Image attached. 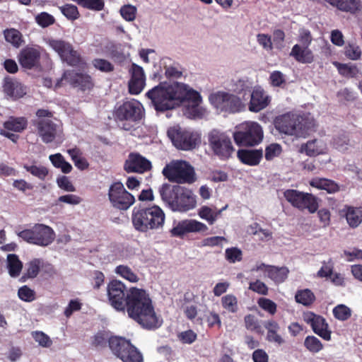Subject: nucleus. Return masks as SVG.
<instances>
[{"mask_svg": "<svg viewBox=\"0 0 362 362\" xmlns=\"http://www.w3.org/2000/svg\"><path fill=\"white\" fill-rule=\"evenodd\" d=\"M79 6L96 11H102L105 6L104 0H72Z\"/></svg>", "mask_w": 362, "mask_h": 362, "instance_id": "nucleus-45", "label": "nucleus"}, {"mask_svg": "<svg viewBox=\"0 0 362 362\" xmlns=\"http://www.w3.org/2000/svg\"><path fill=\"white\" fill-rule=\"evenodd\" d=\"M304 346L311 353L316 354L323 349V344L319 339L315 336H307L303 342Z\"/></svg>", "mask_w": 362, "mask_h": 362, "instance_id": "nucleus-44", "label": "nucleus"}, {"mask_svg": "<svg viewBox=\"0 0 362 362\" xmlns=\"http://www.w3.org/2000/svg\"><path fill=\"white\" fill-rule=\"evenodd\" d=\"M159 193L163 202L173 211L186 212L197 205L192 191L179 185L164 183L160 187Z\"/></svg>", "mask_w": 362, "mask_h": 362, "instance_id": "nucleus-3", "label": "nucleus"}, {"mask_svg": "<svg viewBox=\"0 0 362 362\" xmlns=\"http://www.w3.org/2000/svg\"><path fill=\"white\" fill-rule=\"evenodd\" d=\"M108 346L112 354L122 362L144 361L141 352L129 340L124 337H110Z\"/></svg>", "mask_w": 362, "mask_h": 362, "instance_id": "nucleus-9", "label": "nucleus"}, {"mask_svg": "<svg viewBox=\"0 0 362 362\" xmlns=\"http://www.w3.org/2000/svg\"><path fill=\"white\" fill-rule=\"evenodd\" d=\"M4 35L6 41L15 47H19L23 42V35L17 29L7 28L4 31Z\"/></svg>", "mask_w": 362, "mask_h": 362, "instance_id": "nucleus-39", "label": "nucleus"}, {"mask_svg": "<svg viewBox=\"0 0 362 362\" xmlns=\"http://www.w3.org/2000/svg\"><path fill=\"white\" fill-rule=\"evenodd\" d=\"M143 106L134 99L124 101L115 107L113 116L120 129L124 131L134 129L133 123L139 121L142 117Z\"/></svg>", "mask_w": 362, "mask_h": 362, "instance_id": "nucleus-6", "label": "nucleus"}, {"mask_svg": "<svg viewBox=\"0 0 362 362\" xmlns=\"http://www.w3.org/2000/svg\"><path fill=\"white\" fill-rule=\"evenodd\" d=\"M19 298L25 302H32L35 299V291L28 286H21L18 291Z\"/></svg>", "mask_w": 362, "mask_h": 362, "instance_id": "nucleus-53", "label": "nucleus"}, {"mask_svg": "<svg viewBox=\"0 0 362 362\" xmlns=\"http://www.w3.org/2000/svg\"><path fill=\"white\" fill-rule=\"evenodd\" d=\"M264 327L267 329L266 340L267 341L278 346L285 344L284 333L276 320L272 319L264 321Z\"/></svg>", "mask_w": 362, "mask_h": 362, "instance_id": "nucleus-24", "label": "nucleus"}, {"mask_svg": "<svg viewBox=\"0 0 362 362\" xmlns=\"http://www.w3.org/2000/svg\"><path fill=\"white\" fill-rule=\"evenodd\" d=\"M284 196L291 206L300 211L308 210L314 214L318 209L317 198L313 194L289 189L284 192Z\"/></svg>", "mask_w": 362, "mask_h": 362, "instance_id": "nucleus-15", "label": "nucleus"}, {"mask_svg": "<svg viewBox=\"0 0 362 362\" xmlns=\"http://www.w3.org/2000/svg\"><path fill=\"white\" fill-rule=\"evenodd\" d=\"M327 2L339 10L352 13H356L360 9V0H327Z\"/></svg>", "mask_w": 362, "mask_h": 362, "instance_id": "nucleus-31", "label": "nucleus"}, {"mask_svg": "<svg viewBox=\"0 0 362 362\" xmlns=\"http://www.w3.org/2000/svg\"><path fill=\"white\" fill-rule=\"evenodd\" d=\"M167 133L173 144L180 150H192L200 142L199 134L179 126L170 128Z\"/></svg>", "mask_w": 362, "mask_h": 362, "instance_id": "nucleus-13", "label": "nucleus"}, {"mask_svg": "<svg viewBox=\"0 0 362 362\" xmlns=\"http://www.w3.org/2000/svg\"><path fill=\"white\" fill-rule=\"evenodd\" d=\"M43 266V260L40 258H35L26 264V271L21 276V281H25L27 279L35 278Z\"/></svg>", "mask_w": 362, "mask_h": 362, "instance_id": "nucleus-36", "label": "nucleus"}, {"mask_svg": "<svg viewBox=\"0 0 362 362\" xmlns=\"http://www.w3.org/2000/svg\"><path fill=\"white\" fill-rule=\"evenodd\" d=\"M226 207L227 206L219 210H214L208 206H202L198 210V215L202 219L206 221L209 225H213Z\"/></svg>", "mask_w": 362, "mask_h": 362, "instance_id": "nucleus-34", "label": "nucleus"}, {"mask_svg": "<svg viewBox=\"0 0 362 362\" xmlns=\"http://www.w3.org/2000/svg\"><path fill=\"white\" fill-rule=\"evenodd\" d=\"M146 95L151 100L155 110L158 112L176 108L185 103L197 107L202 101L198 91L180 82L160 83L149 90Z\"/></svg>", "mask_w": 362, "mask_h": 362, "instance_id": "nucleus-1", "label": "nucleus"}, {"mask_svg": "<svg viewBox=\"0 0 362 362\" xmlns=\"http://www.w3.org/2000/svg\"><path fill=\"white\" fill-rule=\"evenodd\" d=\"M251 233L258 235L259 240L262 241H268L272 238V233L268 229L262 228L259 225L255 223L250 226Z\"/></svg>", "mask_w": 362, "mask_h": 362, "instance_id": "nucleus-49", "label": "nucleus"}, {"mask_svg": "<svg viewBox=\"0 0 362 362\" xmlns=\"http://www.w3.org/2000/svg\"><path fill=\"white\" fill-rule=\"evenodd\" d=\"M120 14L127 21H133L136 18V8L132 5H124L120 8Z\"/></svg>", "mask_w": 362, "mask_h": 362, "instance_id": "nucleus-62", "label": "nucleus"}, {"mask_svg": "<svg viewBox=\"0 0 362 362\" xmlns=\"http://www.w3.org/2000/svg\"><path fill=\"white\" fill-rule=\"evenodd\" d=\"M94 67L103 72H111L114 70V66L109 61L104 59H95L93 60Z\"/></svg>", "mask_w": 362, "mask_h": 362, "instance_id": "nucleus-59", "label": "nucleus"}, {"mask_svg": "<svg viewBox=\"0 0 362 362\" xmlns=\"http://www.w3.org/2000/svg\"><path fill=\"white\" fill-rule=\"evenodd\" d=\"M3 91L13 100L23 98L26 94L25 87L16 78L6 76L4 79Z\"/></svg>", "mask_w": 362, "mask_h": 362, "instance_id": "nucleus-23", "label": "nucleus"}, {"mask_svg": "<svg viewBox=\"0 0 362 362\" xmlns=\"http://www.w3.org/2000/svg\"><path fill=\"white\" fill-rule=\"evenodd\" d=\"M333 64L337 67L340 75L346 78H355L358 74V69L356 66H350L334 62Z\"/></svg>", "mask_w": 362, "mask_h": 362, "instance_id": "nucleus-42", "label": "nucleus"}, {"mask_svg": "<svg viewBox=\"0 0 362 362\" xmlns=\"http://www.w3.org/2000/svg\"><path fill=\"white\" fill-rule=\"evenodd\" d=\"M275 128L281 133L305 137L315 127V120L310 114L287 112L276 117Z\"/></svg>", "mask_w": 362, "mask_h": 362, "instance_id": "nucleus-4", "label": "nucleus"}, {"mask_svg": "<svg viewBox=\"0 0 362 362\" xmlns=\"http://www.w3.org/2000/svg\"><path fill=\"white\" fill-rule=\"evenodd\" d=\"M332 312L334 317L341 321L348 320L351 315L350 308L343 304L337 305Z\"/></svg>", "mask_w": 362, "mask_h": 362, "instance_id": "nucleus-50", "label": "nucleus"}, {"mask_svg": "<svg viewBox=\"0 0 362 362\" xmlns=\"http://www.w3.org/2000/svg\"><path fill=\"white\" fill-rule=\"evenodd\" d=\"M18 59L22 67L31 69L39 64L40 52L36 48L25 47L21 50Z\"/></svg>", "mask_w": 362, "mask_h": 362, "instance_id": "nucleus-25", "label": "nucleus"}, {"mask_svg": "<svg viewBox=\"0 0 362 362\" xmlns=\"http://www.w3.org/2000/svg\"><path fill=\"white\" fill-rule=\"evenodd\" d=\"M17 235L24 241L41 247L51 245L56 238L52 228L43 223H36L31 228L21 230Z\"/></svg>", "mask_w": 362, "mask_h": 362, "instance_id": "nucleus-10", "label": "nucleus"}, {"mask_svg": "<svg viewBox=\"0 0 362 362\" xmlns=\"http://www.w3.org/2000/svg\"><path fill=\"white\" fill-rule=\"evenodd\" d=\"M269 96L265 95L263 89L260 87L255 88L251 94L249 110L258 112L264 109L269 105Z\"/></svg>", "mask_w": 362, "mask_h": 362, "instance_id": "nucleus-28", "label": "nucleus"}, {"mask_svg": "<svg viewBox=\"0 0 362 362\" xmlns=\"http://www.w3.org/2000/svg\"><path fill=\"white\" fill-rule=\"evenodd\" d=\"M51 47L59 55L61 59L68 65L83 68L86 65L81 54L75 50L73 45L62 40H53L49 43Z\"/></svg>", "mask_w": 362, "mask_h": 362, "instance_id": "nucleus-16", "label": "nucleus"}, {"mask_svg": "<svg viewBox=\"0 0 362 362\" xmlns=\"http://www.w3.org/2000/svg\"><path fill=\"white\" fill-rule=\"evenodd\" d=\"M32 123L37 135L45 144L54 141L60 132L59 126L52 119H34Z\"/></svg>", "mask_w": 362, "mask_h": 362, "instance_id": "nucleus-19", "label": "nucleus"}, {"mask_svg": "<svg viewBox=\"0 0 362 362\" xmlns=\"http://www.w3.org/2000/svg\"><path fill=\"white\" fill-rule=\"evenodd\" d=\"M249 289L263 296L267 295L269 290L267 286L260 280H256L255 281L250 282L249 284Z\"/></svg>", "mask_w": 362, "mask_h": 362, "instance_id": "nucleus-63", "label": "nucleus"}, {"mask_svg": "<svg viewBox=\"0 0 362 362\" xmlns=\"http://www.w3.org/2000/svg\"><path fill=\"white\" fill-rule=\"evenodd\" d=\"M238 160L249 166L258 165L263 158V150L242 148L237 151Z\"/></svg>", "mask_w": 362, "mask_h": 362, "instance_id": "nucleus-27", "label": "nucleus"}, {"mask_svg": "<svg viewBox=\"0 0 362 362\" xmlns=\"http://www.w3.org/2000/svg\"><path fill=\"white\" fill-rule=\"evenodd\" d=\"M177 339L182 344H191L197 340V334L192 329H188L180 332Z\"/></svg>", "mask_w": 362, "mask_h": 362, "instance_id": "nucleus-58", "label": "nucleus"}, {"mask_svg": "<svg viewBox=\"0 0 362 362\" xmlns=\"http://www.w3.org/2000/svg\"><path fill=\"white\" fill-rule=\"evenodd\" d=\"M71 156L75 166L80 170H84L88 168L89 163L87 160L82 156L81 150L78 148H74L67 151Z\"/></svg>", "mask_w": 362, "mask_h": 362, "instance_id": "nucleus-37", "label": "nucleus"}, {"mask_svg": "<svg viewBox=\"0 0 362 362\" xmlns=\"http://www.w3.org/2000/svg\"><path fill=\"white\" fill-rule=\"evenodd\" d=\"M300 151L305 152L308 156H316L325 153V145L321 141L313 139L305 144H302Z\"/></svg>", "mask_w": 362, "mask_h": 362, "instance_id": "nucleus-32", "label": "nucleus"}, {"mask_svg": "<svg viewBox=\"0 0 362 362\" xmlns=\"http://www.w3.org/2000/svg\"><path fill=\"white\" fill-rule=\"evenodd\" d=\"M62 80L66 81L73 87L78 88L83 91L90 90L94 87L93 80L90 75L78 73L74 70L64 71Z\"/></svg>", "mask_w": 362, "mask_h": 362, "instance_id": "nucleus-21", "label": "nucleus"}, {"mask_svg": "<svg viewBox=\"0 0 362 362\" xmlns=\"http://www.w3.org/2000/svg\"><path fill=\"white\" fill-rule=\"evenodd\" d=\"M7 263L8 273L12 277H17L19 276L22 268L23 264L16 254H9L7 256Z\"/></svg>", "mask_w": 362, "mask_h": 362, "instance_id": "nucleus-38", "label": "nucleus"}, {"mask_svg": "<svg viewBox=\"0 0 362 362\" xmlns=\"http://www.w3.org/2000/svg\"><path fill=\"white\" fill-rule=\"evenodd\" d=\"M151 168V162L137 153H129L124 165V169L127 173H143Z\"/></svg>", "mask_w": 362, "mask_h": 362, "instance_id": "nucleus-22", "label": "nucleus"}, {"mask_svg": "<svg viewBox=\"0 0 362 362\" xmlns=\"http://www.w3.org/2000/svg\"><path fill=\"white\" fill-rule=\"evenodd\" d=\"M108 336L106 333L103 332H97L92 340V346L95 347H104L106 346L107 342H108L109 339Z\"/></svg>", "mask_w": 362, "mask_h": 362, "instance_id": "nucleus-64", "label": "nucleus"}, {"mask_svg": "<svg viewBox=\"0 0 362 362\" xmlns=\"http://www.w3.org/2000/svg\"><path fill=\"white\" fill-rule=\"evenodd\" d=\"M28 119L25 117H10L4 122L5 129L14 132H22L27 128Z\"/></svg>", "mask_w": 362, "mask_h": 362, "instance_id": "nucleus-33", "label": "nucleus"}, {"mask_svg": "<svg viewBox=\"0 0 362 362\" xmlns=\"http://www.w3.org/2000/svg\"><path fill=\"white\" fill-rule=\"evenodd\" d=\"M269 83L273 87H283L286 83L285 75L279 71H274L269 76Z\"/></svg>", "mask_w": 362, "mask_h": 362, "instance_id": "nucleus-54", "label": "nucleus"}, {"mask_svg": "<svg viewBox=\"0 0 362 362\" xmlns=\"http://www.w3.org/2000/svg\"><path fill=\"white\" fill-rule=\"evenodd\" d=\"M295 298L297 303L309 306L315 301V296L310 289H304L297 291Z\"/></svg>", "mask_w": 362, "mask_h": 362, "instance_id": "nucleus-41", "label": "nucleus"}, {"mask_svg": "<svg viewBox=\"0 0 362 362\" xmlns=\"http://www.w3.org/2000/svg\"><path fill=\"white\" fill-rule=\"evenodd\" d=\"M209 100L211 104L220 112L235 114L245 110V105L240 98L232 93L218 91L211 93Z\"/></svg>", "mask_w": 362, "mask_h": 362, "instance_id": "nucleus-11", "label": "nucleus"}, {"mask_svg": "<svg viewBox=\"0 0 362 362\" xmlns=\"http://www.w3.org/2000/svg\"><path fill=\"white\" fill-rule=\"evenodd\" d=\"M272 43L274 47L281 49L284 47V42L285 40V33L281 29H275L272 33Z\"/></svg>", "mask_w": 362, "mask_h": 362, "instance_id": "nucleus-61", "label": "nucleus"}, {"mask_svg": "<svg viewBox=\"0 0 362 362\" xmlns=\"http://www.w3.org/2000/svg\"><path fill=\"white\" fill-rule=\"evenodd\" d=\"M165 214L157 205L149 207H134L132 221L134 228L139 232L162 230L165 223Z\"/></svg>", "mask_w": 362, "mask_h": 362, "instance_id": "nucleus-5", "label": "nucleus"}, {"mask_svg": "<svg viewBox=\"0 0 362 362\" xmlns=\"http://www.w3.org/2000/svg\"><path fill=\"white\" fill-rule=\"evenodd\" d=\"M221 305L223 309L230 313H235L238 310V300L233 294H227L221 299Z\"/></svg>", "mask_w": 362, "mask_h": 362, "instance_id": "nucleus-40", "label": "nucleus"}, {"mask_svg": "<svg viewBox=\"0 0 362 362\" xmlns=\"http://www.w3.org/2000/svg\"><path fill=\"white\" fill-rule=\"evenodd\" d=\"M23 168L32 175L37 177L39 180L44 181L49 174L48 169L43 165H28L25 164Z\"/></svg>", "mask_w": 362, "mask_h": 362, "instance_id": "nucleus-43", "label": "nucleus"}, {"mask_svg": "<svg viewBox=\"0 0 362 362\" xmlns=\"http://www.w3.org/2000/svg\"><path fill=\"white\" fill-rule=\"evenodd\" d=\"M235 143L240 147H253L263 140L262 126L256 122H245L235 127L233 134Z\"/></svg>", "mask_w": 362, "mask_h": 362, "instance_id": "nucleus-8", "label": "nucleus"}, {"mask_svg": "<svg viewBox=\"0 0 362 362\" xmlns=\"http://www.w3.org/2000/svg\"><path fill=\"white\" fill-rule=\"evenodd\" d=\"M208 227L204 223L194 219H185L177 223L170 230L173 237L181 238L187 233L206 232Z\"/></svg>", "mask_w": 362, "mask_h": 362, "instance_id": "nucleus-20", "label": "nucleus"}, {"mask_svg": "<svg viewBox=\"0 0 362 362\" xmlns=\"http://www.w3.org/2000/svg\"><path fill=\"white\" fill-rule=\"evenodd\" d=\"M125 310L131 319L145 329H153L161 325L152 300L144 289L136 287L129 289Z\"/></svg>", "mask_w": 362, "mask_h": 362, "instance_id": "nucleus-2", "label": "nucleus"}, {"mask_svg": "<svg viewBox=\"0 0 362 362\" xmlns=\"http://www.w3.org/2000/svg\"><path fill=\"white\" fill-rule=\"evenodd\" d=\"M62 14L69 21H74L80 17L78 8L73 4H66L59 7Z\"/></svg>", "mask_w": 362, "mask_h": 362, "instance_id": "nucleus-46", "label": "nucleus"}, {"mask_svg": "<svg viewBox=\"0 0 362 362\" xmlns=\"http://www.w3.org/2000/svg\"><path fill=\"white\" fill-rule=\"evenodd\" d=\"M37 23L42 28H47L54 23V18L47 12H42L35 17Z\"/></svg>", "mask_w": 362, "mask_h": 362, "instance_id": "nucleus-56", "label": "nucleus"}, {"mask_svg": "<svg viewBox=\"0 0 362 362\" xmlns=\"http://www.w3.org/2000/svg\"><path fill=\"white\" fill-rule=\"evenodd\" d=\"M290 56L293 57L298 62L302 64H310L314 61V55L308 47H303L296 44L290 52Z\"/></svg>", "mask_w": 362, "mask_h": 362, "instance_id": "nucleus-29", "label": "nucleus"}, {"mask_svg": "<svg viewBox=\"0 0 362 362\" xmlns=\"http://www.w3.org/2000/svg\"><path fill=\"white\" fill-rule=\"evenodd\" d=\"M313 187L326 190L328 193H335L339 190V185L334 181L326 178H315L310 182Z\"/></svg>", "mask_w": 362, "mask_h": 362, "instance_id": "nucleus-35", "label": "nucleus"}, {"mask_svg": "<svg viewBox=\"0 0 362 362\" xmlns=\"http://www.w3.org/2000/svg\"><path fill=\"white\" fill-rule=\"evenodd\" d=\"M303 319L311 327L314 333L325 340H331L332 332L329 329V325L322 316L307 311L303 313Z\"/></svg>", "mask_w": 362, "mask_h": 362, "instance_id": "nucleus-18", "label": "nucleus"}, {"mask_svg": "<svg viewBox=\"0 0 362 362\" xmlns=\"http://www.w3.org/2000/svg\"><path fill=\"white\" fill-rule=\"evenodd\" d=\"M115 272L117 274L130 282L135 283L139 281L137 275L127 266L119 265L116 267Z\"/></svg>", "mask_w": 362, "mask_h": 362, "instance_id": "nucleus-47", "label": "nucleus"}, {"mask_svg": "<svg viewBox=\"0 0 362 362\" xmlns=\"http://www.w3.org/2000/svg\"><path fill=\"white\" fill-rule=\"evenodd\" d=\"M31 336L42 347L49 348L52 345L50 337L42 331H33L31 332Z\"/></svg>", "mask_w": 362, "mask_h": 362, "instance_id": "nucleus-48", "label": "nucleus"}, {"mask_svg": "<svg viewBox=\"0 0 362 362\" xmlns=\"http://www.w3.org/2000/svg\"><path fill=\"white\" fill-rule=\"evenodd\" d=\"M282 151L280 144L273 143L265 148V159L268 161L272 160L274 158L278 157Z\"/></svg>", "mask_w": 362, "mask_h": 362, "instance_id": "nucleus-51", "label": "nucleus"}, {"mask_svg": "<svg viewBox=\"0 0 362 362\" xmlns=\"http://www.w3.org/2000/svg\"><path fill=\"white\" fill-rule=\"evenodd\" d=\"M107 196L111 206L119 211H127L135 202L134 197L119 181L114 182L110 185Z\"/></svg>", "mask_w": 362, "mask_h": 362, "instance_id": "nucleus-14", "label": "nucleus"}, {"mask_svg": "<svg viewBox=\"0 0 362 362\" xmlns=\"http://www.w3.org/2000/svg\"><path fill=\"white\" fill-rule=\"evenodd\" d=\"M110 304L117 311H125L129 290L120 281L112 280L107 286Z\"/></svg>", "mask_w": 362, "mask_h": 362, "instance_id": "nucleus-17", "label": "nucleus"}, {"mask_svg": "<svg viewBox=\"0 0 362 362\" xmlns=\"http://www.w3.org/2000/svg\"><path fill=\"white\" fill-rule=\"evenodd\" d=\"M259 306L264 310L274 315L276 313V304L269 298H261L258 300Z\"/></svg>", "mask_w": 362, "mask_h": 362, "instance_id": "nucleus-55", "label": "nucleus"}, {"mask_svg": "<svg viewBox=\"0 0 362 362\" xmlns=\"http://www.w3.org/2000/svg\"><path fill=\"white\" fill-rule=\"evenodd\" d=\"M208 141L213 153L221 159L229 158L235 151L230 136L217 129L209 133Z\"/></svg>", "mask_w": 362, "mask_h": 362, "instance_id": "nucleus-12", "label": "nucleus"}, {"mask_svg": "<svg viewBox=\"0 0 362 362\" xmlns=\"http://www.w3.org/2000/svg\"><path fill=\"white\" fill-rule=\"evenodd\" d=\"M162 173L170 182L177 184H192L197 180L194 167L183 160L170 161L163 168Z\"/></svg>", "mask_w": 362, "mask_h": 362, "instance_id": "nucleus-7", "label": "nucleus"}, {"mask_svg": "<svg viewBox=\"0 0 362 362\" xmlns=\"http://www.w3.org/2000/svg\"><path fill=\"white\" fill-rule=\"evenodd\" d=\"M265 267H268L267 269L268 276L276 283H282L288 277L289 271L286 267H277L274 266H266L264 263H262L257 267V269H262Z\"/></svg>", "mask_w": 362, "mask_h": 362, "instance_id": "nucleus-30", "label": "nucleus"}, {"mask_svg": "<svg viewBox=\"0 0 362 362\" xmlns=\"http://www.w3.org/2000/svg\"><path fill=\"white\" fill-rule=\"evenodd\" d=\"M345 55L352 60H357L360 59L361 51L359 46L354 43H349L345 47Z\"/></svg>", "mask_w": 362, "mask_h": 362, "instance_id": "nucleus-57", "label": "nucleus"}, {"mask_svg": "<svg viewBox=\"0 0 362 362\" xmlns=\"http://www.w3.org/2000/svg\"><path fill=\"white\" fill-rule=\"evenodd\" d=\"M146 84V80L140 78H130L128 83L129 92L132 95H138L144 89Z\"/></svg>", "mask_w": 362, "mask_h": 362, "instance_id": "nucleus-52", "label": "nucleus"}, {"mask_svg": "<svg viewBox=\"0 0 362 362\" xmlns=\"http://www.w3.org/2000/svg\"><path fill=\"white\" fill-rule=\"evenodd\" d=\"M242 251L238 247H230L226 250V259L230 263L242 260Z\"/></svg>", "mask_w": 362, "mask_h": 362, "instance_id": "nucleus-60", "label": "nucleus"}, {"mask_svg": "<svg viewBox=\"0 0 362 362\" xmlns=\"http://www.w3.org/2000/svg\"><path fill=\"white\" fill-rule=\"evenodd\" d=\"M341 217L345 218L350 228H356L362 223V207L344 205L339 211Z\"/></svg>", "mask_w": 362, "mask_h": 362, "instance_id": "nucleus-26", "label": "nucleus"}]
</instances>
